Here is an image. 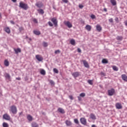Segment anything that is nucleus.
Instances as JSON below:
<instances>
[{
	"instance_id": "423d86ee",
	"label": "nucleus",
	"mask_w": 127,
	"mask_h": 127,
	"mask_svg": "<svg viewBox=\"0 0 127 127\" xmlns=\"http://www.w3.org/2000/svg\"><path fill=\"white\" fill-rule=\"evenodd\" d=\"M115 90L112 88L108 90V95L109 96H113L114 94H115Z\"/></svg>"
},
{
	"instance_id": "473e14b6",
	"label": "nucleus",
	"mask_w": 127,
	"mask_h": 127,
	"mask_svg": "<svg viewBox=\"0 0 127 127\" xmlns=\"http://www.w3.org/2000/svg\"><path fill=\"white\" fill-rule=\"evenodd\" d=\"M43 45L44 47H47V46H48V44L47 42H44L43 43Z\"/></svg>"
},
{
	"instance_id": "2eb2a0df",
	"label": "nucleus",
	"mask_w": 127,
	"mask_h": 127,
	"mask_svg": "<svg viewBox=\"0 0 127 127\" xmlns=\"http://www.w3.org/2000/svg\"><path fill=\"white\" fill-rule=\"evenodd\" d=\"M122 78L124 81H125V82H127V76L126 74H122Z\"/></svg>"
},
{
	"instance_id": "39448f33",
	"label": "nucleus",
	"mask_w": 127,
	"mask_h": 127,
	"mask_svg": "<svg viewBox=\"0 0 127 127\" xmlns=\"http://www.w3.org/2000/svg\"><path fill=\"white\" fill-rule=\"evenodd\" d=\"M3 119H4V120H5L6 121H9L10 120V117L9 116V115L5 114L3 115Z\"/></svg>"
},
{
	"instance_id": "4468645a",
	"label": "nucleus",
	"mask_w": 127,
	"mask_h": 127,
	"mask_svg": "<svg viewBox=\"0 0 127 127\" xmlns=\"http://www.w3.org/2000/svg\"><path fill=\"white\" fill-rule=\"evenodd\" d=\"M85 29L88 31H91V29H92V27L90 25H86L85 26Z\"/></svg>"
},
{
	"instance_id": "f704fd0d",
	"label": "nucleus",
	"mask_w": 127,
	"mask_h": 127,
	"mask_svg": "<svg viewBox=\"0 0 127 127\" xmlns=\"http://www.w3.org/2000/svg\"><path fill=\"white\" fill-rule=\"evenodd\" d=\"M88 84H89L90 85H93V81L92 80H88Z\"/></svg>"
},
{
	"instance_id": "9b49d317",
	"label": "nucleus",
	"mask_w": 127,
	"mask_h": 127,
	"mask_svg": "<svg viewBox=\"0 0 127 127\" xmlns=\"http://www.w3.org/2000/svg\"><path fill=\"white\" fill-rule=\"evenodd\" d=\"M72 76L74 77V78H77V77H79V72H75L71 73Z\"/></svg>"
},
{
	"instance_id": "58836bf2",
	"label": "nucleus",
	"mask_w": 127,
	"mask_h": 127,
	"mask_svg": "<svg viewBox=\"0 0 127 127\" xmlns=\"http://www.w3.org/2000/svg\"><path fill=\"white\" fill-rule=\"evenodd\" d=\"M74 122L75 124H76V125H78L79 124V121H78V119H74Z\"/></svg>"
},
{
	"instance_id": "aec40b11",
	"label": "nucleus",
	"mask_w": 127,
	"mask_h": 127,
	"mask_svg": "<svg viewBox=\"0 0 127 127\" xmlns=\"http://www.w3.org/2000/svg\"><path fill=\"white\" fill-rule=\"evenodd\" d=\"M58 111L59 113H61V114H65V111L62 108H59Z\"/></svg>"
},
{
	"instance_id": "a18cd8bd",
	"label": "nucleus",
	"mask_w": 127,
	"mask_h": 127,
	"mask_svg": "<svg viewBox=\"0 0 127 127\" xmlns=\"http://www.w3.org/2000/svg\"><path fill=\"white\" fill-rule=\"evenodd\" d=\"M109 22H113V21H114V20L113 19V18H111L109 19Z\"/></svg>"
},
{
	"instance_id": "393cba45",
	"label": "nucleus",
	"mask_w": 127,
	"mask_h": 127,
	"mask_svg": "<svg viewBox=\"0 0 127 127\" xmlns=\"http://www.w3.org/2000/svg\"><path fill=\"white\" fill-rule=\"evenodd\" d=\"M33 33L36 35H40V31L34 30L33 31Z\"/></svg>"
},
{
	"instance_id": "ea45409f",
	"label": "nucleus",
	"mask_w": 127,
	"mask_h": 127,
	"mask_svg": "<svg viewBox=\"0 0 127 127\" xmlns=\"http://www.w3.org/2000/svg\"><path fill=\"white\" fill-rule=\"evenodd\" d=\"M90 17L92 19H94V18H96V16H95V15H94V14H92V15H91Z\"/></svg>"
},
{
	"instance_id": "c85d7f7f",
	"label": "nucleus",
	"mask_w": 127,
	"mask_h": 127,
	"mask_svg": "<svg viewBox=\"0 0 127 127\" xmlns=\"http://www.w3.org/2000/svg\"><path fill=\"white\" fill-rule=\"evenodd\" d=\"M112 68L114 71H119V68H118L116 65H113Z\"/></svg>"
},
{
	"instance_id": "de8ad7c7",
	"label": "nucleus",
	"mask_w": 127,
	"mask_h": 127,
	"mask_svg": "<svg viewBox=\"0 0 127 127\" xmlns=\"http://www.w3.org/2000/svg\"><path fill=\"white\" fill-rule=\"evenodd\" d=\"M77 98L78 101H82V98L81 97V96H78Z\"/></svg>"
},
{
	"instance_id": "c756f323",
	"label": "nucleus",
	"mask_w": 127,
	"mask_h": 127,
	"mask_svg": "<svg viewBox=\"0 0 127 127\" xmlns=\"http://www.w3.org/2000/svg\"><path fill=\"white\" fill-rule=\"evenodd\" d=\"M40 73H41V75H45V74H46V72L45 71V70L44 69H42L40 71Z\"/></svg>"
},
{
	"instance_id": "4c0bfd02",
	"label": "nucleus",
	"mask_w": 127,
	"mask_h": 127,
	"mask_svg": "<svg viewBox=\"0 0 127 127\" xmlns=\"http://www.w3.org/2000/svg\"><path fill=\"white\" fill-rule=\"evenodd\" d=\"M53 71L55 73L58 74V69L57 68H54Z\"/></svg>"
},
{
	"instance_id": "680f3d73",
	"label": "nucleus",
	"mask_w": 127,
	"mask_h": 127,
	"mask_svg": "<svg viewBox=\"0 0 127 127\" xmlns=\"http://www.w3.org/2000/svg\"><path fill=\"white\" fill-rule=\"evenodd\" d=\"M29 40H31V38H30V39H29Z\"/></svg>"
},
{
	"instance_id": "3c124183",
	"label": "nucleus",
	"mask_w": 127,
	"mask_h": 127,
	"mask_svg": "<svg viewBox=\"0 0 127 127\" xmlns=\"http://www.w3.org/2000/svg\"><path fill=\"white\" fill-rule=\"evenodd\" d=\"M33 21H34V22L37 23V20H36V19H34Z\"/></svg>"
},
{
	"instance_id": "a19ab883",
	"label": "nucleus",
	"mask_w": 127,
	"mask_h": 127,
	"mask_svg": "<svg viewBox=\"0 0 127 127\" xmlns=\"http://www.w3.org/2000/svg\"><path fill=\"white\" fill-rule=\"evenodd\" d=\"M48 24H49V25H50L51 27L53 26V24L52 22H51V21L48 22Z\"/></svg>"
},
{
	"instance_id": "a211bd4d",
	"label": "nucleus",
	"mask_w": 127,
	"mask_h": 127,
	"mask_svg": "<svg viewBox=\"0 0 127 127\" xmlns=\"http://www.w3.org/2000/svg\"><path fill=\"white\" fill-rule=\"evenodd\" d=\"M90 119H91V120H96V116H95V115H94V114H91L90 115Z\"/></svg>"
},
{
	"instance_id": "052dcab7",
	"label": "nucleus",
	"mask_w": 127,
	"mask_h": 127,
	"mask_svg": "<svg viewBox=\"0 0 127 127\" xmlns=\"http://www.w3.org/2000/svg\"><path fill=\"white\" fill-rule=\"evenodd\" d=\"M0 17H1V14L0 13Z\"/></svg>"
},
{
	"instance_id": "f03ea898",
	"label": "nucleus",
	"mask_w": 127,
	"mask_h": 127,
	"mask_svg": "<svg viewBox=\"0 0 127 127\" xmlns=\"http://www.w3.org/2000/svg\"><path fill=\"white\" fill-rule=\"evenodd\" d=\"M10 111L14 115H15V114L17 113V109H16V107L14 105L11 106Z\"/></svg>"
},
{
	"instance_id": "cd10ccee",
	"label": "nucleus",
	"mask_w": 127,
	"mask_h": 127,
	"mask_svg": "<svg viewBox=\"0 0 127 127\" xmlns=\"http://www.w3.org/2000/svg\"><path fill=\"white\" fill-rule=\"evenodd\" d=\"M4 64L5 66H6L7 67V66H9V63L8 62L7 60H6L4 61Z\"/></svg>"
},
{
	"instance_id": "7ed1b4c3",
	"label": "nucleus",
	"mask_w": 127,
	"mask_h": 127,
	"mask_svg": "<svg viewBox=\"0 0 127 127\" xmlns=\"http://www.w3.org/2000/svg\"><path fill=\"white\" fill-rule=\"evenodd\" d=\"M80 121L82 125H84V126H86V125H87V120L85 119V118H80Z\"/></svg>"
},
{
	"instance_id": "7c9ffc66",
	"label": "nucleus",
	"mask_w": 127,
	"mask_h": 127,
	"mask_svg": "<svg viewBox=\"0 0 127 127\" xmlns=\"http://www.w3.org/2000/svg\"><path fill=\"white\" fill-rule=\"evenodd\" d=\"M116 39H117V40H120L121 41V40H123V37L118 36L117 37Z\"/></svg>"
},
{
	"instance_id": "9d476101",
	"label": "nucleus",
	"mask_w": 127,
	"mask_h": 127,
	"mask_svg": "<svg viewBox=\"0 0 127 127\" xmlns=\"http://www.w3.org/2000/svg\"><path fill=\"white\" fill-rule=\"evenodd\" d=\"M36 6H37V7H39V8L42 7L43 6V4H42L41 2H37L35 4Z\"/></svg>"
},
{
	"instance_id": "6e6552de",
	"label": "nucleus",
	"mask_w": 127,
	"mask_h": 127,
	"mask_svg": "<svg viewBox=\"0 0 127 127\" xmlns=\"http://www.w3.org/2000/svg\"><path fill=\"white\" fill-rule=\"evenodd\" d=\"M64 24H65V25L67 26L68 28H71V27H72V24H71V23H70V22L69 21H64Z\"/></svg>"
},
{
	"instance_id": "79ce46f5",
	"label": "nucleus",
	"mask_w": 127,
	"mask_h": 127,
	"mask_svg": "<svg viewBox=\"0 0 127 127\" xmlns=\"http://www.w3.org/2000/svg\"><path fill=\"white\" fill-rule=\"evenodd\" d=\"M23 29H24L23 27H20L19 28V30L20 32H21V31H22V30H23Z\"/></svg>"
},
{
	"instance_id": "5701e85b",
	"label": "nucleus",
	"mask_w": 127,
	"mask_h": 127,
	"mask_svg": "<svg viewBox=\"0 0 127 127\" xmlns=\"http://www.w3.org/2000/svg\"><path fill=\"white\" fill-rule=\"evenodd\" d=\"M27 119L28 121H29L30 122H31L32 121L33 118L30 115H29L27 116Z\"/></svg>"
},
{
	"instance_id": "72a5a7b5",
	"label": "nucleus",
	"mask_w": 127,
	"mask_h": 127,
	"mask_svg": "<svg viewBox=\"0 0 127 127\" xmlns=\"http://www.w3.org/2000/svg\"><path fill=\"white\" fill-rule=\"evenodd\" d=\"M102 62L104 64H107V63H108V61L106 59H103L102 60Z\"/></svg>"
},
{
	"instance_id": "5fc2aeb1",
	"label": "nucleus",
	"mask_w": 127,
	"mask_h": 127,
	"mask_svg": "<svg viewBox=\"0 0 127 127\" xmlns=\"http://www.w3.org/2000/svg\"><path fill=\"white\" fill-rule=\"evenodd\" d=\"M125 24L126 26H127V20L125 21Z\"/></svg>"
},
{
	"instance_id": "8fccbe9b",
	"label": "nucleus",
	"mask_w": 127,
	"mask_h": 127,
	"mask_svg": "<svg viewBox=\"0 0 127 127\" xmlns=\"http://www.w3.org/2000/svg\"><path fill=\"white\" fill-rule=\"evenodd\" d=\"M69 98L70 100H73V96L72 95L69 96Z\"/></svg>"
},
{
	"instance_id": "37998d69",
	"label": "nucleus",
	"mask_w": 127,
	"mask_h": 127,
	"mask_svg": "<svg viewBox=\"0 0 127 127\" xmlns=\"http://www.w3.org/2000/svg\"><path fill=\"white\" fill-rule=\"evenodd\" d=\"M50 83L51 85H54V81H53L52 80H50Z\"/></svg>"
},
{
	"instance_id": "f3484780",
	"label": "nucleus",
	"mask_w": 127,
	"mask_h": 127,
	"mask_svg": "<svg viewBox=\"0 0 127 127\" xmlns=\"http://www.w3.org/2000/svg\"><path fill=\"white\" fill-rule=\"evenodd\" d=\"M96 29L97 31L100 32V31H101V30H102V27H101V26L100 25L97 24L96 25Z\"/></svg>"
},
{
	"instance_id": "49530a36",
	"label": "nucleus",
	"mask_w": 127,
	"mask_h": 127,
	"mask_svg": "<svg viewBox=\"0 0 127 127\" xmlns=\"http://www.w3.org/2000/svg\"><path fill=\"white\" fill-rule=\"evenodd\" d=\"M79 8H83V7H84V5H83L82 4H79Z\"/></svg>"
},
{
	"instance_id": "4d7b16f0",
	"label": "nucleus",
	"mask_w": 127,
	"mask_h": 127,
	"mask_svg": "<svg viewBox=\"0 0 127 127\" xmlns=\"http://www.w3.org/2000/svg\"><path fill=\"white\" fill-rule=\"evenodd\" d=\"M103 10H104V11H105V12L108 11L107 10V8H104Z\"/></svg>"
},
{
	"instance_id": "412c9836",
	"label": "nucleus",
	"mask_w": 127,
	"mask_h": 127,
	"mask_svg": "<svg viewBox=\"0 0 127 127\" xmlns=\"http://www.w3.org/2000/svg\"><path fill=\"white\" fill-rule=\"evenodd\" d=\"M5 78H6V79H7V80H10V75H9V74L8 73H5Z\"/></svg>"
},
{
	"instance_id": "603ef678",
	"label": "nucleus",
	"mask_w": 127,
	"mask_h": 127,
	"mask_svg": "<svg viewBox=\"0 0 127 127\" xmlns=\"http://www.w3.org/2000/svg\"><path fill=\"white\" fill-rule=\"evenodd\" d=\"M16 79L18 80L19 81H20V80H21V78H20V77H16Z\"/></svg>"
},
{
	"instance_id": "e433bc0d",
	"label": "nucleus",
	"mask_w": 127,
	"mask_h": 127,
	"mask_svg": "<svg viewBox=\"0 0 127 127\" xmlns=\"http://www.w3.org/2000/svg\"><path fill=\"white\" fill-rule=\"evenodd\" d=\"M60 52H61V51L59 50H57L55 51V54H59V53H60Z\"/></svg>"
},
{
	"instance_id": "c9c22d12",
	"label": "nucleus",
	"mask_w": 127,
	"mask_h": 127,
	"mask_svg": "<svg viewBox=\"0 0 127 127\" xmlns=\"http://www.w3.org/2000/svg\"><path fill=\"white\" fill-rule=\"evenodd\" d=\"M85 96H86V94H85V93H82L80 94V97H82V98H84Z\"/></svg>"
},
{
	"instance_id": "f257e3e1",
	"label": "nucleus",
	"mask_w": 127,
	"mask_h": 127,
	"mask_svg": "<svg viewBox=\"0 0 127 127\" xmlns=\"http://www.w3.org/2000/svg\"><path fill=\"white\" fill-rule=\"evenodd\" d=\"M19 7L21 8H23V9H24V10H27L28 9V5L26 3H24L22 2H20L19 3Z\"/></svg>"
},
{
	"instance_id": "b1692460",
	"label": "nucleus",
	"mask_w": 127,
	"mask_h": 127,
	"mask_svg": "<svg viewBox=\"0 0 127 127\" xmlns=\"http://www.w3.org/2000/svg\"><path fill=\"white\" fill-rule=\"evenodd\" d=\"M4 30L5 32H7V33H10V29L8 27H6L4 28Z\"/></svg>"
},
{
	"instance_id": "c03bdc74",
	"label": "nucleus",
	"mask_w": 127,
	"mask_h": 127,
	"mask_svg": "<svg viewBox=\"0 0 127 127\" xmlns=\"http://www.w3.org/2000/svg\"><path fill=\"white\" fill-rule=\"evenodd\" d=\"M77 52H78V53H81L82 52V50H81L80 49V48H78L77 49Z\"/></svg>"
},
{
	"instance_id": "bb28decb",
	"label": "nucleus",
	"mask_w": 127,
	"mask_h": 127,
	"mask_svg": "<svg viewBox=\"0 0 127 127\" xmlns=\"http://www.w3.org/2000/svg\"><path fill=\"white\" fill-rule=\"evenodd\" d=\"M38 11L39 13H40L41 14H44V11L42 9H38Z\"/></svg>"
},
{
	"instance_id": "864d4df0",
	"label": "nucleus",
	"mask_w": 127,
	"mask_h": 127,
	"mask_svg": "<svg viewBox=\"0 0 127 127\" xmlns=\"http://www.w3.org/2000/svg\"><path fill=\"white\" fill-rule=\"evenodd\" d=\"M115 20L116 21H118V20H119V18H118V17L115 18Z\"/></svg>"
},
{
	"instance_id": "2f4dec72",
	"label": "nucleus",
	"mask_w": 127,
	"mask_h": 127,
	"mask_svg": "<svg viewBox=\"0 0 127 127\" xmlns=\"http://www.w3.org/2000/svg\"><path fill=\"white\" fill-rule=\"evenodd\" d=\"M2 127H8V124L7 123L4 122L2 124Z\"/></svg>"
},
{
	"instance_id": "4be33fe9",
	"label": "nucleus",
	"mask_w": 127,
	"mask_h": 127,
	"mask_svg": "<svg viewBox=\"0 0 127 127\" xmlns=\"http://www.w3.org/2000/svg\"><path fill=\"white\" fill-rule=\"evenodd\" d=\"M70 43L71 44V45L75 46V44L76 43V42L75 41V40L74 39H71L70 41Z\"/></svg>"
},
{
	"instance_id": "dca6fc26",
	"label": "nucleus",
	"mask_w": 127,
	"mask_h": 127,
	"mask_svg": "<svg viewBox=\"0 0 127 127\" xmlns=\"http://www.w3.org/2000/svg\"><path fill=\"white\" fill-rule=\"evenodd\" d=\"M65 123L67 127H70L72 125V123L70 121L66 120Z\"/></svg>"
},
{
	"instance_id": "09e8293b",
	"label": "nucleus",
	"mask_w": 127,
	"mask_h": 127,
	"mask_svg": "<svg viewBox=\"0 0 127 127\" xmlns=\"http://www.w3.org/2000/svg\"><path fill=\"white\" fill-rule=\"evenodd\" d=\"M64 2L67 3L68 2V0H62Z\"/></svg>"
},
{
	"instance_id": "6ab92c4d",
	"label": "nucleus",
	"mask_w": 127,
	"mask_h": 127,
	"mask_svg": "<svg viewBox=\"0 0 127 127\" xmlns=\"http://www.w3.org/2000/svg\"><path fill=\"white\" fill-rule=\"evenodd\" d=\"M110 2H111L112 5H117V1L116 0H110Z\"/></svg>"
},
{
	"instance_id": "a878e982",
	"label": "nucleus",
	"mask_w": 127,
	"mask_h": 127,
	"mask_svg": "<svg viewBox=\"0 0 127 127\" xmlns=\"http://www.w3.org/2000/svg\"><path fill=\"white\" fill-rule=\"evenodd\" d=\"M32 127H38L37 123L35 122H33L31 124Z\"/></svg>"
},
{
	"instance_id": "1a4fd4ad",
	"label": "nucleus",
	"mask_w": 127,
	"mask_h": 127,
	"mask_svg": "<svg viewBox=\"0 0 127 127\" xmlns=\"http://www.w3.org/2000/svg\"><path fill=\"white\" fill-rule=\"evenodd\" d=\"M14 51H15V54H18V53H20L21 52V49H20V48H14Z\"/></svg>"
},
{
	"instance_id": "f8f14e48",
	"label": "nucleus",
	"mask_w": 127,
	"mask_h": 127,
	"mask_svg": "<svg viewBox=\"0 0 127 127\" xmlns=\"http://www.w3.org/2000/svg\"><path fill=\"white\" fill-rule=\"evenodd\" d=\"M116 107L119 110H120V109H121L123 108V106H122V104L120 103H116Z\"/></svg>"
},
{
	"instance_id": "6e6d98bb",
	"label": "nucleus",
	"mask_w": 127,
	"mask_h": 127,
	"mask_svg": "<svg viewBox=\"0 0 127 127\" xmlns=\"http://www.w3.org/2000/svg\"><path fill=\"white\" fill-rule=\"evenodd\" d=\"M10 23L12 24H14V22H13V21H10Z\"/></svg>"
},
{
	"instance_id": "20e7f679",
	"label": "nucleus",
	"mask_w": 127,
	"mask_h": 127,
	"mask_svg": "<svg viewBox=\"0 0 127 127\" xmlns=\"http://www.w3.org/2000/svg\"><path fill=\"white\" fill-rule=\"evenodd\" d=\"M36 59H37V60L39 62H41V61H43V58L39 55H36Z\"/></svg>"
},
{
	"instance_id": "ddd939ff",
	"label": "nucleus",
	"mask_w": 127,
	"mask_h": 127,
	"mask_svg": "<svg viewBox=\"0 0 127 127\" xmlns=\"http://www.w3.org/2000/svg\"><path fill=\"white\" fill-rule=\"evenodd\" d=\"M83 63L84 67H85L86 68H89V64H88V62H87V61L84 60L83 61Z\"/></svg>"
},
{
	"instance_id": "0eeeda50",
	"label": "nucleus",
	"mask_w": 127,
	"mask_h": 127,
	"mask_svg": "<svg viewBox=\"0 0 127 127\" xmlns=\"http://www.w3.org/2000/svg\"><path fill=\"white\" fill-rule=\"evenodd\" d=\"M51 21H52V22L54 23L55 26H57L58 21H57V18H52Z\"/></svg>"
},
{
	"instance_id": "13d9d810",
	"label": "nucleus",
	"mask_w": 127,
	"mask_h": 127,
	"mask_svg": "<svg viewBox=\"0 0 127 127\" xmlns=\"http://www.w3.org/2000/svg\"><path fill=\"white\" fill-rule=\"evenodd\" d=\"M13 2H16V0H11Z\"/></svg>"
},
{
	"instance_id": "bf43d9fd",
	"label": "nucleus",
	"mask_w": 127,
	"mask_h": 127,
	"mask_svg": "<svg viewBox=\"0 0 127 127\" xmlns=\"http://www.w3.org/2000/svg\"><path fill=\"white\" fill-rule=\"evenodd\" d=\"M91 127H97L95 125H92Z\"/></svg>"
}]
</instances>
